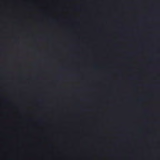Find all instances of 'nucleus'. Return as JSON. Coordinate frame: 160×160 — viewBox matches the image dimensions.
<instances>
[{
	"label": "nucleus",
	"mask_w": 160,
	"mask_h": 160,
	"mask_svg": "<svg viewBox=\"0 0 160 160\" xmlns=\"http://www.w3.org/2000/svg\"><path fill=\"white\" fill-rule=\"evenodd\" d=\"M77 106L78 107H79V106H80V105L79 104H77Z\"/></svg>",
	"instance_id": "7ed1b4c3"
},
{
	"label": "nucleus",
	"mask_w": 160,
	"mask_h": 160,
	"mask_svg": "<svg viewBox=\"0 0 160 160\" xmlns=\"http://www.w3.org/2000/svg\"><path fill=\"white\" fill-rule=\"evenodd\" d=\"M77 8L78 10H80V8H79V6H78L77 7Z\"/></svg>",
	"instance_id": "f03ea898"
},
{
	"label": "nucleus",
	"mask_w": 160,
	"mask_h": 160,
	"mask_svg": "<svg viewBox=\"0 0 160 160\" xmlns=\"http://www.w3.org/2000/svg\"><path fill=\"white\" fill-rule=\"evenodd\" d=\"M52 22H55L57 21V20L56 19H53L52 20Z\"/></svg>",
	"instance_id": "f257e3e1"
},
{
	"label": "nucleus",
	"mask_w": 160,
	"mask_h": 160,
	"mask_svg": "<svg viewBox=\"0 0 160 160\" xmlns=\"http://www.w3.org/2000/svg\"><path fill=\"white\" fill-rule=\"evenodd\" d=\"M97 67L96 65H95V68H97Z\"/></svg>",
	"instance_id": "20e7f679"
}]
</instances>
